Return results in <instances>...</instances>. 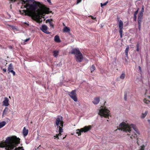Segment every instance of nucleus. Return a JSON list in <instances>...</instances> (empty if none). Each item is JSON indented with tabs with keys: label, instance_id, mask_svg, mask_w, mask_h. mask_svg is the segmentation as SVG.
Wrapping results in <instances>:
<instances>
[{
	"label": "nucleus",
	"instance_id": "nucleus-1",
	"mask_svg": "<svg viewBox=\"0 0 150 150\" xmlns=\"http://www.w3.org/2000/svg\"><path fill=\"white\" fill-rule=\"evenodd\" d=\"M135 127V125L133 124H131L129 125L123 122L119 125V127L118 129L127 133V135L129 136L131 139H138L136 133L139 134V132Z\"/></svg>",
	"mask_w": 150,
	"mask_h": 150
},
{
	"label": "nucleus",
	"instance_id": "nucleus-2",
	"mask_svg": "<svg viewBox=\"0 0 150 150\" xmlns=\"http://www.w3.org/2000/svg\"><path fill=\"white\" fill-rule=\"evenodd\" d=\"M20 140L16 136L8 137L4 142L0 143V147H4L6 150H13L20 144Z\"/></svg>",
	"mask_w": 150,
	"mask_h": 150
},
{
	"label": "nucleus",
	"instance_id": "nucleus-3",
	"mask_svg": "<svg viewBox=\"0 0 150 150\" xmlns=\"http://www.w3.org/2000/svg\"><path fill=\"white\" fill-rule=\"evenodd\" d=\"M101 108L99 110L98 114L101 117H103L105 118L109 117L110 115V111L105 107L101 106Z\"/></svg>",
	"mask_w": 150,
	"mask_h": 150
},
{
	"label": "nucleus",
	"instance_id": "nucleus-4",
	"mask_svg": "<svg viewBox=\"0 0 150 150\" xmlns=\"http://www.w3.org/2000/svg\"><path fill=\"white\" fill-rule=\"evenodd\" d=\"M64 122L63 121V118L62 116L60 115H58L56 118L55 123L57 127V128H59V127H63Z\"/></svg>",
	"mask_w": 150,
	"mask_h": 150
},
{
	"label": "nucleus",
	"instance_id": "nucleus-5",
	"mask_svg": "<svg viewBox=\"0 0 150 150\" xmlns=\"http://www.w3.org/2000/svg\"><path fill=\"white\" fill-rule=\"evenodd\" d=\"M92 128L91 125H89L88 126H85L83 128H81V129H78L76 130V133L78 134L79 136L81 135V132H86L91 130Z\"/></svg>",
	"mask_w": 150,
	"mask_h": 150
},
{
	"label": "nucleus",
	"instance_id": "nucleus-6",
	"mask_svg": "<svg viewBox=\"0 0 150 150\" xmlns=\"http://www.w3.org/2000/svg\"><path fill=\"white\" fill-rule=\"evenodd\" d=\"M68 95L74 101L76 102L77 101V98L76 93V90H73L71 92H68Z\"/></svg>",
	"mask_w": 150,
	"mask_h": 150
},
{
	"label": "nucleus",
	"instance_id": "nucleus-7",
	"mask_svg": "<svg viewBox=\"0 0 150 150\" xmlns=\"http://www.w3.org/2000/svg\"><path fill=\"white\" fill-rule=\"evenodd\" d=\"M118 21L119 22V33L120 34V37L121 38L122 37V29H123V23L121 20H119V18H117Z\"/></svg>",
	"mask_w": 150,
	"mask_h": 150
},
{
	"label": "nucleus",
	"instance_id": "nucleus-8",
	"mask_svg": "<svg viewBox=\"0 0 150 150\" xmlns=\"http://www.w3.org/2000/svg\"><path fill=\"white\" fill-rule=\"evenodd\" d=\"M76 61L77 62H81L82 61L83 57L82 54L80 53H79V54L75 55Z\"/></svg>",
	"mask_w": 150,
	"mask_h": 150
},
{
	"label": "nucleus",
	"instance_id": "nucleus-9",
	"mask_svg": "<svg viewBox=\"0 0 150 150\" xmlns=\"http://www.w3.org/2000/svg\"><path fill=\"white\" fill-rule=\"evenodd\" d=\"M48 28V27L46 25H42V27L40 28V29L44 33L49 34L50 33V32L47 31Z\"/></svg>",
	"mask_w": 150,
	"mask_h": 150
},
{
	"label": "nucleus",
	"instance_id": "nucleus-10",
	"mask_svg": "<svg viewBox=\"0 0 150 150\" xmlns=\"http://www.w3.org/2000/svg\"><path fill=\"white\" fill-rule=\"evenodd\" d=\"M9 100L7 97H5L4 98V100L2 102L3 105L5 106H8L9 105Z\"/></svg>",
	"mask_w": 150,
	"mask_h": 150
},
{
	"label": "nucleus",
	"instance_id": "nucleus-11",
	"mask_svg": "<svg viewBox=\"0 0 150 150\" xmlns=\"http://www.w3.org/2000/svg\"><path fill=\"white\" fill-rule=\"evenodd\" d=\"M81 53L78 48H74L72 49L71 53L74 54L75 55L79 54V53Z\"/></svg>",
	"mask_w": 150,
	"mask_h": 150
},
{
	"label": "nucleus",
	"instance_id": "nucleus-12",
	"mask_svg": "<svg viewBox=\"0 0 150 150\" xmlns=\"http://www.w3.org/2000/svg\"><path fill=\"white\" fill-rule=\"evenodd\" d=\"M34 16L36 18V21L38 23H40L42 22V20L41 18H40V16H38L35 15H34Z\"/></svg>",
	"mask_w": 150,
	"mask_h": 150
},
{
	"label": "nucleus",
	"instance_id": "nucleus-13",
	"mask_svg": "<svg viewBox=\"0 0 150 150\" xmlns=\"http://www.w3.org/2000/svg\"><path fill=\"white\" fill-rule=\"evenodd\" d=\"M100 101V98L99 97H96L95 98L93 101V103L95 104H98Z\"/></svg>",
	"mask_w": 150,
	"mask_h": 150
},
{
	"label": "nucleus",
	"instance_id": "nucleus-14",
	"mask_svg": "<svg viewBox=\"0 0 150 150\" xmlns=\"http://www.w3.org/2000/svg\"><path fill=\"white\" fill-rule=\"evenodd\" d=\"M28 129H26L25 128V127L23 128V135L24 136H26L28 134Z\"/></svg>",
	"mask_w": 150,
	"mask_h": 150
},
{
	"label": "nucleus",
	"instance_id": "nucleus-15",
	"mask_svg": "<svg viewBox=\"0 0 150 150\" xmlns=\"http://www.w3.org/2000/svg\"><path fill=\"white\" fill-rule=\"evenodd\" d=\"M8 107H6L5 108L3 113V116H4L8 113Z\"/></svg>",
	"mask_w": 150,
	"mask_h": 150
},
{
	"label": "nucleus",
	"instance_id": "nucleus-16",
	"mask_svg": "<svg viewBox=\"0 0 150 150\" xmlns=\"http://www.w3.org/2000/svg\"><path fill=\"white\" fill-rule=\"evenodd\" d=\"M54 40L55 41L57 42H61V40L60 39L59 36L58 35H56L55 36Z\"/></svg>",
	"mask_w": 150,
	"mask_h": 150
},
{
	"label": "nucleus",
	"instance_id": "nucleus-17",
	"mask_svg": "<svg viewBox=\"0 0 150 150\" xmlns=\"http://www.w3.org/2000/svg\"><path fill=\"white\" fill-rule=\"evenodd\" d=\"M13 69V67L12 64H10L9 65L8 67V72L12 70Z\"/></svg>",
	"mask_w": 150,
	"mask_h": 150
},
{
	"label": "nucleus",
	"instance_id": "nucleus-18",
	"mask_svg": "<svg viewBox=\"0 0 150 150\" xmlns=\"http://www.w3.org/2000/svg\"><path fill=\"white\" fill-rule=\"evenodd\" d=\"M53 55L54 56V57H56L58 56L59 52L57 50H54L53 51Z\"/></svg>",
	"mask_w": 150,
	"mask_h": 150
},
{
	"label": "nucleus",
	"instance_id": "nucleus-19",
	"mask_svg": "<svg viewBox=\"0 0 150 150\" xmlns=\"http://www.w3.org/2000/svg\"><path fill=\"white\" fill-rule=\"evenodd\" d=\"M70 31V29L69 28L66 27L64 28L63 29V32H68Z\"/></svg>",
	"mask_w": 150,
	"mask_h": 150
},
{
	"label": "nucleus",
	"instance_id": "nucleus-20",
	"mask_svg": "<svg viewBox=\"0 0 150 150\" xmlns=\"http://www.w3.org/2000/svg\"><path fill=\"white\" fill-rule=\"evenodd\" d=\"M59 133L58 134V136H61L62 134H61L62 132H63V129L62 128V127H59Z\"/></svg>",
	"mask_w": 150,
	"mask_h": 150
},
{
	"label": "nucleus",
	"instance_id": "nucleus-21",
	"mask_svg": "<svg viewBox=\"0 0 150 150\" xmlns=\"http://www.w3.org/2000/svg\"><path fill=\"white\" fill-rule=\"evenodd\" d=\"M142 19L139 18H138V24L139 25V29L140 28L141 24V22H142Z\"/></svg>",
	"mask_w": 150,
	"mask_h": 150
},
{
	"label": "nucleus",
	"instance_id": "nucleus-22",
	"mask_svg": "<svg viewBox=\"0 0 150 150\" xmlns=\"http://www.w3.org/2000/svg\"><path fill=\"white\" fill-rule=\"evenodd\" d=\"M6 124V122L5 121H3L0 122V129L4 126Z\"/></svg>",
	"mask_w": 150,
	"mask_h": 150
},
{
	"label": "nucleus",
	"instance_id": "nucleus-23",
	"mask_svg": "<svg viewBox=\"0 0 150 150\" xmlns=\"http://www.w3.org/2000/svg\"><path fill=\"white\" fill-rule=\"evenodd\" d=\"M148 112V111H146L144 113H142L141 116V117L142 118H144L147 115Z\"/></svg>",
	"mask_w": 150,
	"mask_h": 150
},
{
	"label": "nucleus",
	"instance_id": "nucleus-24",
	"mask_svg": "<svg viewBox=\"0 0 150 150\" xmlns=\"http://www.w3.org/2000/svg\"><path fill=\"white\" fill-rule=\"evenodd\" d=\"M90 69L91 72L96 69V67L94 65H93L91 67Z\"/></svg>",
	"mask_w": 150,
	"mask_h": 150
},
{
	"label": "nucleus",
	"instance_id": "nucleus-25",
	"mask_svg": "<svg viewBox=\"0 0 150 150\" xmlns=\"http://www.w3.org/2000/svg\"><path fill=\"white\" fill-rule=\"evenodd\" d=\"M125 76V73H122L120 76V78L121 79H124Z\"/></svg>",
	"mask_w": 150,
	"mask_h": 150
},
{
	"label": "nucleus",
	"instance_id": "nucleus-26",
	"mask_svg": "<svg viewBox=\"0 0 150 150\" xmlns=\"http://www.w3.org/2000/svg\"><path fill=\"white\" fill-rule=\"evenodd\" d=\"M13 150H24V149H23V146H19L17 148H16L14 149Z\"/></svg>",
	"mask_w": 150,
	"mask_h": 150
},
{
	"label": "nucleus",
	"instance_id": "nucleus-27",
	"mask_svg": "<svg viewBox=\"0 0 150 150\" xmlns=\"http://www.w3.org/2000/svg\"><path fill=\"white\" fill-rule=\"evenodd\" d=\"M129 50V47H127L126 49L125 50V55L127 56L128 55V53Z\"/></svg>",
	"mask_w": 150,
	"mask_h": 150
},
{
	"label": "nucleus",
	"instance_id": "nucleus-28",
	"mask_svg": "<svg viewBox=\"0 0 150 150\" xmlns=\"http://www.w3.org/2000/svg\"><path fill=\"white\" fill-rule=\"evenodd\" d=\"M143 16V14L142 13H139L138 14V18H141L142 19Z\"/></svg>",
	"mask_w": 150,
	"mask_h": 150
},
{
	"label": "nucleus",
	"instance_id": "nucleus-29",
	"mask_svg": "<svg viewBox=\"0 0 150 150\" xmlns=\"http://www.w3.org/2000/svg\"><path fill=\"white\" fill-rule=\"evenodd\" d=\"M52 21H53V20L52 19H48L46 20V23H49L50 24V23L52 22Z\"/></svg>",
	"mask_w": 150,
	"mask_h": 150
},
{
	"label": "nucleus",
	"instance_id": "nucleus-30",
	"mask_svg": "<svg viewBox=\"0 0 150 150\" xmlns=\"http://www.w3.org/2000/svg\"><path fill=\"white\" fill-rule=\"evenodd\" d=\"M144 102L145 103H146V104H148L149 103L150 101L149 100H146V98H145L144 100Z\"/></svg>",
	"mask_w": 150,
	"mask_h": 150
},
{
	"label": "nucleus",
	"instance_id": "nucleus-31",
	"mask_svg": "<svg viewBox=\"0 0 150 150\" xmlns=\"http://www.w3.org/2000/svg\"><path fill=\"white\" fill-rule=\"evenodd\" d=\"M108 3V1H107L106 2L104 3L103 4L102 3H101V4H101V7H103V6H105Z\"/></svg>",
	"mask_w": 150,
	"mask_h": 150
},
{
	"label": "nucleus",
	"instance_id": "nucleus-32",
	"mask_svg": "<svg viewBox=\"0 0 150 150\" xmlns=\"http://www.w3.org/2000/svg\"><path fill=\"white\" fill-rule=\"evenodd\" d=\"M10 72L12 73L13 74V75L14 76H15L16 75V73H15V72L13 70H12L8 72V73H9Z\"/></svg>",
	"mask_w": 150,
	"mask_h": 150
},
{
	"label": "nucleus",
	"instance_id": "nucleus-33",
	"mask_svg": "<svg viewBox=\"0 0 150 150\" xmlns=\"http://www.w3.org/2000/svg\"><path fill=\"white\" fill-rule=\"evenodd\" d=\"M144 12V6H143L142 7V9H141V11L139 13H142V14H143Z\"/></svg>",
	"mask_w": 150,
	"mask_h": 150
},
{
	"label": "nucleus",
	"instance_id": "nucleus-34",
	"mask_svg": "<svg viewBox=\"0 0 150 150\" xmlns=\"http://www.w3.org/2000/svg\"><path fill=\"white\" fill-rule=\"evenodd\" d=\"M136 47H137V51H139V44L137 43L136 45Z\"/></svg>",
	"mask_w": 150,
	"mask_h": 150
},
{
	"label": "nucleus",
	"instance_id": "nucleus-35",
	"mask_svg": "<svg viewBox=\"0 0 150 150\" xmlns=\"http://www.w3.org/2000/svg\"><path fill=\"white\" fill-rule=\"evenodd\" d=\"M139 10V8H138L137 10L134 12V15L137 16V13H138Z\"/></svg>",
	"mask_w": 150,
	"mask_h": 150
},
{
	"label": "nucleus",
	"instance_id": "nucleus-36",
	"mask_svg": "<svg viewBox=\"0 0 150 150\" xmlns=\"http://www.w3.org/2000/svg\"><path fill=\"white\" fill-rule=\"evenodd\" d=\"M49 24L50 25V26H51L52 28H54V25H53V23H52V22H51V23H50Z\"/></svg>",
	"mask_w": 150,
	"mask_h": 150
},
{
	"label": "nucleus",
	"instance_id": "nucleus-37",
	"mask_svg": "<svg viewBox=\"0 0 150 150\" xmlns=\"http://www.w3.org/2000/svg\"><path fill=\"white\" fill-rule=\"evenodd\" d=\"M141 150H144L145 148V146L144 145H142L141 146Z\"/></svg>",
	"mask_w": 150,
	"mask_h": 150
},
{
	"label": "nucleus",
	"instance_id": "nucleus-38",
	"mask_svg": "<svg viewBox=\"0 0 150 150\" xmlns=\"http://www.w3.org/2000/svg\"><path fill=\"white\" fill-rule=\"evenodd\" d=\"M54 137L55 139L56 138H57L58 139H59V136L58 135V134H56L55 136H54Z\"/></svg>",
	"mask_w": 150,
	"mask_h": 150
},
{
	"label": "nucleus",
	"instance_id": "nucleus-39",
	"mask_svg": "<svg viewBox=\"0 0 150 150\" xmlns=\"http://www.w3.org/2000/svg\"><path fill=\"white\" fill-rule=\"evenodd\" d=\"M134 20L135 21H137V16L136 15H134Z\"/></svg>",
	"mask_w": 150,
	"mask_h": 150
},
{
	"label": "nucleus",
	"instance_id": "nucleus-40",
	"mask_svg": "<svg viewBox=\"0 0 150 150\" xmlns=\"http://www.w3.org/2000/svg\"><path fill=\"white\" fill-rule=\"evenodd\" d=\"M47 2L49 3V4L50 5H52V2L51 1V0H47Z\"/></svg>",
	"mask_w": 150,
	"mask_h": 150
},
{
	"label": "nucleus",
	"instance_id": "nucleus-41",
	"mask_svg": "<svg viewBox=\"0 0 150 150\" xmlns=\"http://www.w3.org/2000/svg\"><path fill=\"white\" fill-rule=\"evenodd\" d=\"M30 39V38H29L26 39L24 40V42H27Z\"/></svg>",
	"mask_w": 150,
	"mask_h": 150
},
{
	"label": "nucleus",
	"instance_id": "nucleus-42",
	"mask_svg": "<svg viewBox=\"0 0 150 150\" xmlns=\"http://www.w3.org/2000/svg\"><path fill=\"white\" fill-rule=\"evenodd\" d=\"M90 16L91 17V19L93 20H95L96 19V18H94L93 16Z\"/></svg>",
	"mask_w": 150,
	"mask_h": 150
},
{
	"label": "nucleus",
	"instance_id": "nucleus-43",
	"mask_svg": "<svg viewBox=\"0 0 150 150\" xmlns=\"http://www.w3.org/2000/svg\"><path fill=\"white\" fill-rule=\"evenodd\" d=\"M138 68H139L140 72H141L142 71V70L141 67L140 66H139L138 67Z\"/></svg>",
	"mask_w": 150,
	"mask_h": 150
},
{
	"label": "nucleus",
	"instance_id": "nucleus-44",
	"mask_svg": "<svg viewBox=\"0 0 150 150\" xmlns=\"http://www.w3.org/2000/svg\"><path fill=\"white\" fill-rule=\"evenodd\" d=\"M82 0H77V4H78Z\"/></svg>",
	"mask_w": 150,
	"mask_h": 150
},
{
	"label": "nucleus",
	"instance_id": "nucleus-45",
	"mask_svg": "<svg viewBox=\"0 0 150 150\" xmlns=\"http://www.w3.org/2000/svg\"><path fill=\"white\" fill-rule=\"evenodd\" d=\"M124 99L125 100H127V95L125 94V95Z\"/></svg>",
	"mask_w": 150,
	"mask_h": 150
},
{
	"label": "nucleus",
	"instance_id": "nucleus-46",
	"mask_svg": "<svg viewBox=\"0 0 150 150\" xmlns=\"http://www.w3.org/2000/svg\"><path fill=\"white\" fill-rule=\"evenodd\" d=\"M2 70L4 71V72H6V68L3 69Z\"/></svg>",
	"mask_w": 150,
	"mask_h": 150
},
{
	"label": "nucleus",
	"instance_id": "nucleus-47",
	"mask_svg": "<svg viewBox=\"0 0 150 150\" xmlns=\"http://www.w3.org/2000/svg\"><path fill=\"white\" fill-rule=\"evenodd\" d=\"M25 24H26L28 26L29 25V24H28V23H25Z\"/></svg>",
	"mask_w": 150,
	"mask_h": 150
},
{
	"label": "nucleus",
	"instance_id": "nucleus-48",
	"mask_svg": "<svg viewBox=\"0 0 150 150\" xmlns=\"http://www.w3.org/2000/svg\"><path fill=\"white\" fill-rule=\"evenodd\" d=\"M148 121L149 122V124H150V120H148Z\"/></svg>",
	"mask_w": 150,
	"mask_h": 150
},
{
	"label": "nucleus",
	"instance_id": "nucleus-49",
	"mask_svg": "<svg viewBox=\"0 0 150 150\" xmlns=\"http://www.w3.org/2000/svg\"><path fill=\"white\" fill-rule=\"evenodd\" d=\"M66 135L65 136V137H64L63 138V139H64L65 138H66Z\"/></svg>",
	"mask_w": 150,
	"mask_h": 150
},
{
	"label": "nucleus",
	"instance_id": "nucleus-50",
	"mask_svg": "<svg viewBox=\"0 0 150 150\" xmlns=\"http://www.w3.org/2000/svg\"><path fill=\"white\" fill-rule=\"evenodd\" d=\"M137 144H138V145H139V143H138V141H137Z\"/></svg>",
	"mask_w": 150,
	"mask_h": 150
},
{
	"label": "nucleus",
	"instance_id": "nucleus-51",
	"mask_svg": "<svg viewBox=\"0 0 150 150\" xmlns=\"http://www.w3.org/2000/svg\"><path fill=\"white\" fill-rule=\"evenodd\" d=\"M9 98H11V97L10 96H9Z\"/></svg>",
	"mask_w": 150,
	"mask_h": 150
},
{
	"label": "nucleus",
	"instance_id": "nucleus-52",
	"mask_svg": "<svg viewBox=\"0 0 150 150\" xmlns=\"http://www.w3.org/2000/svg\"><path fill=\"white\" fill-rule=\"evenodd\" d=\"M149 98L150 99V96H149Z\"/></svg>",
	"mask_w": 150,
	"mask_h": 150
},
{
	"label": "nucleus",
	"instance_id": "nucleus-53",
	"mask_svg": "<svg viewBox=\"0 0 150 150\" xmlns=\"http://www.w3.org/2000/svg\"><path fill=\"white\" fill-rule=\"evenodd\" d=\"M105 103H106V102L105 101Z\"/></svg>",
	"mask_w": 150,
	"mask_h": 150
}]
</instances>
